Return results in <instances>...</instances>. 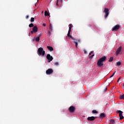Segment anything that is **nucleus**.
Listing matches in <instances>:
<instances>
[{
    "label": "nucleus",
    "instance_id": "f257e3e1",
    "mask_svg": "<svg viewBox=\"0 0 124 124\" xmlns=\"http://www.w3.org/2000/svg\"><path fill=\"white\" fill-rule=\"evenodd\" d=\"M106 56L101 57L97 62V65H98V66H99V67H101V66L103 65V62H106Z\"/></svg>",
    "mask_w": 124,
    "mask_h": 124
},
{
    "label": "nucleus",
    "instance_id": "f03ea898",
    "mask_svg": "<svg viewBox=\"0 0 124 124\" xmlns=\"http://www.w3.org/2000/svg\"><path fill=\"white\" fill-rule=\"evenodd\" d=\"M37 54H38V56H45V51H44L43 50V48L39 47L38 49Z\"/></svg>",
    "mask_w": 124,
    "mask_h": 124
},
{
    "label": "nucleus",
    "instance_id": "7ed1b4c3",
    "mask_svg": "<svg viewBox=\"0 0 124 124\" xmlns=\"http://www.w3.org/2000/svg\"><path fill=\"white\" fill-rule=\"evenodd\" d=\"M104 12L105 13V18L106 19V18L108 17V15H109V9L107 8H105Z\"/></svg>",
    "mask_w": 124,
    "mask_h": 124
},
{
    "label": "nucleus",
    "instance_id": "20e7f679",
    "mask_svg": "<svg viewBox=\"0 0 124 124\" xmlns=\"http://www.w3.org/2000/svg\"><path fill=\"white\" fill-rule=\"evenodd\" d=\"M53 72L54 70H53L51 68H49L46 71V75H50V74H53Z\"/></svg>",
    "mask_w": 124,
    "mask_h": 124
},
{
    "label": "nucleus",
    "instance_id": "39448f33",
    "mask_svg": "<svg viewBox=\"0 0 124 124\" xmlns=\"http://www.w3.org/2000/svg\"><path fill=\"white\" fill-rule=\"evenodd\" d=\"M117 113L119 114L120 120H123L124 119V116H123L124 112L122 110H117Z\"/></svg>",
    "mask_w": 124,
    "mask_h": 124
},
{
    "label": "nucleus",
    "instance_id": "423d86ee",
    "mask_svg": "<svg viewBox=\"0 0 124 124\" xmlns=\"http://www.w3.org/2000/svg\"><path fill=\"white\" fill-rule=\"evenodd\" d=\"M120 29V25H116L114 27H113L112 29V31H118V30Z\"/></svg>",
    "mask_w": 124,
    "mask_h": 124
},
{
    "label": "nucleus",
    "instance_id": "0eeeda50",
    "mask_svg": "<svg viewBox=\"0 0 124 124\" xmlns=\"http://www.w3.org/2000/svg\"><path fill=\"white\" fill-rule=\"evenodd\" d=\"M46 59L47 60H48V62H52L53 61V57L51 56V55L50 54H47L46 56Z\"/></svg>",
    "mask_w": 124,
    "mask_h": 124
},
{
    "label": "nucleus",
    "instance_id": "6e6552de",
    "mask_svg": "<svg viewBox=\"0 0 124 124\" xmlns=\"http://www.w3.org/2000/svg\"><path fill=\"white\" fill-rule=\"evenodd\" d=\"M70 113H74V112L75 111V107L74 106H71L69 107V109H68Z\"/></svg>",
    "mask_w": 124,
    "mask_h": 124
},
{
    "label": "nucleus",
    "instance_id": "1a4fd4ad",
    "mask_svg": "<svg viewBox=\"0 0 124 124\" xmlns=\"http://www.w3.org/2000/svg\"><path fill=\"white\" fill-rule=\"evenodd\" d=\"M121 51H122V46H120L116 50V54L117 55H119L120 53H121Z\"/></svg>",
    "mask_w": 124,
    "mask_h": 124
},
{
    "label": "nucleus",
    "instance_id": "9d476101",
    "mask_svg": "<svg viewBox=\"0 0 124 124\" xmlns=\"http://www.w3.org/2000/svg\"><path fill=\"white\" fill-rule=\"evenodd\" d=\"M95 118L96 117H95L94 116L89 117L87 118V120L90 121H94L95 120Z\"/></svg>",
    "mask_w": 124,
    "mask_h": 124
},
{
    "label": "nucleus",
    "instance_id": "9b49d317",
    "mask_svg": "<svg viewBox=\"0 0 124 124\" xmlns=\"http://www.w3.org/2000/svg\"><path fill=\"white\" fill-rule=\"evenodd\" d=\"M32 31H34V32H37L38 31V28H37V26H35L32 28Z\"/></svg>",
    "mask_w": 124,
    "mask_h": 124
},
{
    "label": "nucleus",
    "instance_id": "f8f14e48",
    "mask_svg": "<svg viewBox=\"0 0 124 124\" xmlns=\"http://www.w3.org/2000/svg\"><path fill=\"white\" fill-rule=\"evenodd\" d=\"M47 48L49 51H50V52H52V51H54V48L52 46H47Z\"/></svg>",
    "mask_w": 124,
    "mask_h": 124
},
{
    "label": "nucleus",
    "instance_id": "ddd939ff",
    "mask_svg": "<svg viewBox=\"0 0 124 124\" xmlns=\"http://www.w3.org/2000/svg\"><path fill=\"white\" fill-rule=\"evenodd\" d=\"M73 40L75 41L74 43L76 44V48H77V47H78V40L74 39V40Z\"/></svg>",
    "mask_w": 124,
    "mask_h": 124
},
{
    "label": "nucleus",
    "instance_id": "4468645a",
    "mask_svg": "<svg viewBox=\"0 0 124 124\" xmlns=\"http://www.w3.org/2000/svg\"><path fill=\"white\" fill-rule=\"evenodd\" d=\"M67 36H68V37H70V38H71L72 40H74V38H73V37H72V36L70 35V32H68Z\"/></svg>",
    "mask_w": 124,
    "mask_h": 124
},
{
    "label": "nucleus",
    "instance_id": "2eb2a0df",
    "mask_svg": "<svg viewBox=\"0 0 124 124\" xmlns=\"http://www.w3.org/2000/svg\"><path fill=\"white\" fill-rule=\"evenodd\" d=\"M49 15H50V14L48 13V12H47V11H46L45 12V16H49Z\"/></svg>",
    "mask_w": 124,
    "mask_h": 124
},
{
    "label": "nucleus",
    "instance_id": "dca6fc26",
    "mask_svg": "<svg viewBox=\"0 0 124 124\" xmlns=\"http://www.w3.org/2000/svg\"><path fill=\"white\" fill-rule=\"evenodd\" d=\"M113 60H114V58H113V57H111L109 58V60H108V62H113Z\"/></svg>",
    "mask_w": 124,
    "mask_h": 124
},
{
    "label": "nucleus",
    "instance_id": "f3484780",
    "mask_svg": "<svg viewBox=\"0 0 124 124\" xmlns=\"http://www.w3.org/2000/svg\"><path fill=\"white\" fill-rule=\"evenodd\" d=\"M40 40V39L39 37H36L35 38V41H36V42H38Z\"/></svg>",
    "mask_w": 124,
    "mask_h": 124
},
{
    "label": "nucleus",
    "instance_id": "a211bd4d",
    "mask_svg": "<svg viewBox=\"0 0 124 124\" xmlns=\"http://www.w3.org/2000/svg\"><path fill=\"white\" fill-rule=\"evenodd\" d=\"M49 29L51 31H53V27L52 26V24H50L49 26Z\"/></svg>",
    "mask_w": 124,
    "mask_h": 124
},
{
    "label": "nucleus",
    "instance_id": "6ab92c4d",
    "mask_svg": "<svg viewBox=\"0 0 124 124\" xmlns=\"http://www.w3.org/2000/svg\"><path fill=\"white\" fill-rule=\"evenodd\" d=\"M105 117V114L102 113L100 114L101 118H104Z\"/></svg>",
    "mask_w": 124,
    "mask_h": 124
},
{
    "label": "nucleus",
    "instance_id": "aec40b11",
    "mask_svg": "<svg viewBox=\"0 0 124 124\" xmlns=\"http://www.w3.org/2000/svg\"><path fill=\"white\" fill-rule=\"evenodd\" d=\"M110 124H116V123L115 122V121L114 120L111 119L110 120Z\"/></svg>",
    "mask_w": 124,
    "mask_h": 124
},
{
    "label": "nucleus",
    "instance_id": "412c9836",
    "mask_svg": "<svg viewBox=\"0 0 124 124\" xmlns=\"http://www.w3.org/2000/svg\"><path fill=\"white\" fill-rule=\"evenodd\" d=\"M30 22L31 23H32V22H34V17H31V18Z\"/></svg>",
    "mask_w": 124,
    "mask_h": 124
},
{
    "label": "nucleus",
    "instance_id": "4be33fe9",
    "mask_svg": "<svg viewBox=\"0 0 124 124\" xmlns=\"http://www.w3.org/2000/svg\"><path fill=\"white\" fill-rule=\"evenodd\" d=\"M120 99H124V94L123 95H121L120 96Z\"/></svg>",
    "mask_w": 124,
    "mask_h": 124
},
{
    "label": "nucleus",
    "instance_id": "5701e85b",
    "mask_svg": "<svg viewBox=\"0 0 124 124\" xmlns=\"http://www.w3.org/2000/svg\"><path fill=\"white\" fill-rule=\"evenodd\" d=\"M122 64V62H117V66H120V65H121Z\"/></svg>",
    "mask_w": 124,
    "mask_h": 124
},
{
    "label": "nucleus",
    "instance_id": "b1692460",
    "mask_svg": "<svg viewBox=\"0 0 124 124\" xmlns=\"http://www.w3.org/2000/svg\"><path fill=\"white\" fill-rule=\"evenodd\" d=\"M92 113L93 114H97V111H96V110H93L92 111Z\"/></svg>",
    "mask_w": 124,
    "mask_h": 124
},
{
    "label": "nucleus",
    "instance_id": "393cba45",
    "mask_svg": "<svg viewBox=\"0 0 124 124\" xmlns=\"http://www.w3.org/2000/svg\"><path fill=\"white\" fill-rule=\"evenodd\" d=\"M72 27H73V25H72V24H70L69 25V29H70L71 30V29H72Z\"/></svg>",
    "mask_w": 124,
    "mask_h": 124
},
{
    "label": "nucleus",
    "instance_id": "a878e982",
    "mask_svg": "<svg viewBox=\"0 0 124 124\" xmlns=\"http://www.w3.org/2000/svg\"><path fill=\"white\" fill-rule=\"evenodd\" d=\"M33 26H34V25L32 23H31V24H29V27L30 28H32V27H33Z\"/></svg>",
    "mask_w": 124,
    "mask_h": 124
},
{
    "label": "nucleus",
    "instance_id": "bb28decb",
    "mask_svg": "<svg viewBox=\"0 0 124 124\" xmlns=\"http://www.w3.org/2000/svg\"><path fill=\"white\" fill-rule=\"evenodd\" d=\"M116 73V71L114 72V73L110 77V78H112L114 75H115V74Z\"/></svg>",
    "mask_w": 124,
    "mask_h": 124
},
{
    "label": "nucleus",
    "instance_id": "cd10ccee",
    "mask_svg": "<svg viewBox=\"0 0 124 124\" xmlns=\"http://www.w3.org/2000/svg\"><path fill=\"white\" fill-rule=\"evenodd\" d=\"M93 57H94V54H93V55L90 56L89 58H90V59H93Z\"/></svg>",
    "mask_w": 124,
    "mask_h": 124
},
{
    "label": "nucleus",
    "instance_id": "c85d7f7f",
    "mask_svg": "<svg viewBox=\"0 0 124 124\" xmlns=\"http://www.w3.org/2000/svg\"><path fill=\"white\" fill-rule=\"evenodd\" d=\"M47 34H48V35H51V31H47Z\"/></svg>",
    "mask_w": 124,
    "mask_h": 124
},
{
    "label": "nucleus",
    "instance_id": "c756f323",
    "mask_svg": "<svg viewBox=\"0 0 124 124\" xmlns=\"http://www.w3.org/2000/svg\"><path fill=\"white\" fill-rule=\"evenodd\" d=\"M59 0H57V2H56V5H57L58 6V5H59Z\"/></svg>",
    "mask_w": 124,
    "mask_h": 124
},
{
    "label": "nucleus",
    "instance_id": "7c9ffc66",
    "mask_svg": "<svg viewBox=\"0 0 124 124\" xmlns=\"http://www.w3.org/2000/svg\"><path fill=\"white\" fill-rule=\"evenodd\" d=\"M83 52H84V54H87V51L85 49L83 50Z\"/></svg>",
    "mask_w": 124,
    "mask_h": 124
},
{
    "label": "nucleus",
    "instance_id": "2f4dec72",
    "mask_svg": "<svg viewBox=\"0 0 124 124\" xmlns=\"http://www.w3.org/2000/svg\"><path fill=\"white\" fill-rule=\"evenodd\" d=\"M55 65H59V62H56L55 63Z\"/></svg>",
    "mask_w": 124,
    "mask_h": 124
},
{
    "label": "nucleus",
    "instance_id": "473e14b6",
    "mask_svg": "<svg viewBox=\"0 0 124 124\" xmlns=\"http://www.w3.org/2000/svg\"><path fill=\"white\" fill-rule=\"evenodd\" d=\"M93 51H91V52H90L89 56H91V55H92V54H93Z\"/></svg>",
    "mask_w": 124,
    "mask_h": 124
},
{
    "label": "nucleus",
    "instance_id": "72a5a7b5",
    "mask_svg": "<svg viewBox=\"0 0 124 124\" xmlns=\"http://www.w3.org/2000/svg\"><path fill=\"white\" fill-rule=\"evenodd\" d=\"M29 15L26 16V19H29Z\"/></svg>",
    "mask_w": 124,
    "mask_h": 124
},
{
    "label": "nucleus",
    "instance_id": "f704fd0d",
    "mask_svg": "<svg viewBox=\"0 0 124 124\" xmlns=\"http://www.w3.org/2000/svg\"><path fill=\"white\" fill-rule=\"evenodd\" d=\"M43 27H46V24L43 23Z\"/></svg>",
    "mask_w": 124,
    "mask_h": 124
},
{
    "label": "nucleus",
    "instance_id": "c9c22d12",
    "mask_svg": "<svg viewBox=\"0 0 124 124\" xmlns=\"http://www.w3.org/2000/svg\"><path fill=\"white\" fill-rule=\"evenodd\" d=\"M68 32H71V29H69Z\"/></svg>",
    "mask_w": 124,
    "mask_h": 124
},
{
    "label": "nucleus",
    "instance_id": "e433bc0d",
    "mask_svg": "<svg viewBox=\"0 0 124 124\" xmlns=\"http://www.w3.org/2000/svg\"><path fill=\"white\" fill-rule=\"evenodd\" d=\"M68 32H71V29H69Z\"/></svg>",
    "mask_w": 124,
    "mask_h": 124
},
{
    "label": "nucleus",
    "instance_id": "4c0bfd02",
    "mask_svg": "<svg viewBox=\"0 0 124 124\" xmlns=\"http://www.w3.org/2000/svg\"><path fill=\"white\" fill-rule=\"evenodd\" d=\"M31 34H33V32H34V31H33V30H32V31H31Z\"/></svg>",
    "mask_w": 124,
    "mask_h": 124
},
{
    "label": "nucleus",
    "instance_id": "58836bf2",
    "mask_svg": "<svg viewBox=\"0 0 124 124\" xmlns=\"http://www.w3.org/2000/svg\"><path fill=\"white\" fill-rule=\"evenodd\" d=\"M78 43H80V42H81V40L78 39Z\"/></svg>",
    "mask_w": 124,
    "mask_h": 124
},
{
    "label": "nucleus",
    "instance_id": "ea45409f",
    "mask_svg": "<svg viewBox=\"0 0 124 124\" xmlns=\"http://www.w3.org/2000/svg\"><path fill=\"white\" fill-rule=\"evenodd\" d=\"M120 79H121V78H119L118 79L117 82H119V80H120Z\"/></svg>",
    "mask_w": 124,
    "mask_h": 124
},
{
    "label": "nucleus",
    "instance_id": "a19ab883",
    "mask_svg": "<svg viewBox=\"0 0 124 124\" xmlns=\"http://www.w3.org/2000/svg\"><path fill=\"white\" fill-rule=\"evenodd\" d=\"M39 37H40L41 36V33L39 34Z\"/></svg>",
    "mask_w": 124,
    "mask_h": 124
},
{
    "label": "nucleus",
    "instance_id": "79ce46f5",
    "mask_svg": "<svg viewBox=\"0 0 124 124\" xmlns=\"http://www.w3.org/2000/svg\"><path fill=\"white\" fill-rule=\"evenodd\" d=\"M106 91H107V88L105 89V92H106Z\"/></svg>",
    "mask_w": 124,
    "mask_h": 124
},
{
    "label": "nucleus",
    "instance_id": "37998d69",
    "mask_svg": "<svg viewBox=\"0 0 124 124\" xmlns=\"http://www.w3.org/2000/svg\"><path fill=\"white\" fill-rule=\"evenodd\" d=\"M123 86L124 87V83H123Z\"/></svg>",
    "mask_w": 124,
    "mask_h": 124
}]
</instances>
